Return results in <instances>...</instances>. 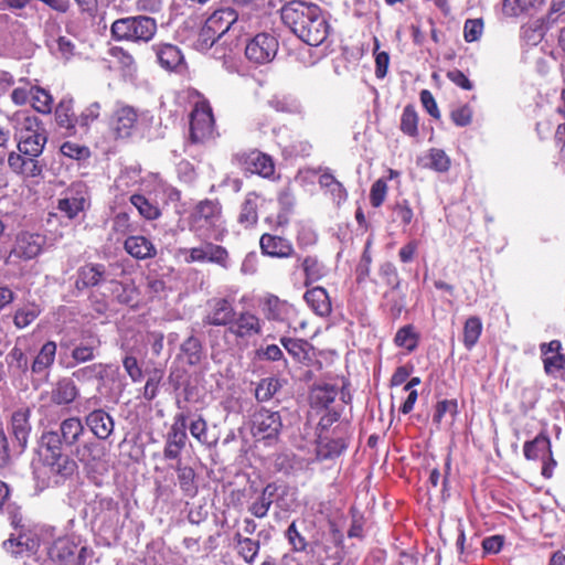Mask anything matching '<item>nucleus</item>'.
<instances>
[{"label": "nucleus", "instance_id": "nucleus-1", "mask_svg": "<svg viewBox=\"0 0 565 565\" xmlns=\"http://www.w3.org/2000/svg\"><path fill=\"white\" fill-rule=\"evenodd\" d=\"M281 20L295 35L311 46H318L329 35L330 25L320 7L305 1H290L281 9Z\"/></svg>", "mask_w": 565, "mask_h": 565}, {"label": "nucleus", "instance_id": "nucleus-2", "mask_svg": "<svg viewBox=\"0 0 565 565\" xmlns=\"http://www.w3.org/2000/svg\"><path fill=\"white\" fill-rule=\"evenodd\" d=\"M250 12L237 10L234 8H221L215 10L202 26L196 46L199 50L206 51L225 35L239 38L249 29Z\"/></svg>", "mask_w": 565, "mask_h": 565}, {"label": "nucleus", "instance_id": "nucleus-3", "mask_svg": "<svg viewBox=\"0 0 565 565\" xmlns=\"http://www.w3.org/2000/svg\"><path fill=\"white\" fill-rule=\"evenodd\" d=\"M18 150L24 156L40 157L47 142V134L38 117L19 111L13 115Z\"/></svg>", "mask_w": 565, "mask_h": 565}, {"label": "nucleus", "instance_id": "nucleus-4", "mask_svg": "<svg viewBox=\"0 0 565 565\" xmlns=\"http://www.w3.org/2000/svg\"><path fill=\"white\" fill-rule=\"evenodd\" d=\"M190 228L199 237L222 242L227 233L222 218V209L217 202L201 201L190 216Z\"/></svg>", "mask_w": 565, "mask_h": 565}, {"label": "nucleus", "instance_id": "nucleus-5", "mask_svg": "<svg viewBox=\"0 0 565 565\" xmlns=\"http://www.w3.org/2000/svg\"><path fill=\"white\" fill-rule=\"evenodd\" d=\"M158 30L156 19L148 15H135L117 19L110 26V33L116 41L148 43Z\"/></svg>", "mask_w": 565, "mask_h": 565}, {"label": "nucleus", "instance_id": "nucleus-6", "mask_svg": "<svg viewBox=\"0 0 565 565\" xmlns=\"http://www.w3.org/2000/svg\"><path fill=\"white\" fill-rule=\"evenodd\" d=\"M85 434L81 418L72 416L63 419L57 430H49L41 436V446L46 450H58L77 445Z\"/></svg>", "mask_w": 565, "mask_h": 565}, {"label": "nucleus", "instance_id": "nucleus-7", "mask_svg": "<svg viewBox=\"0 0 565 565\" xmlns=\"http://www.w3.org/2000/svg\"><path fill=\"white\" fill-rule=\"evenodd\" d=\"M46 237L40 233L20 231L15 234L8 256L9 262H29L44 250Z\"/></svg>", "mask_w": 565, "mask_h": 565}, {"label": "nucleus", "instance_id": "nucleus-8", "mask_svg": "<svg viewBox=\"0 0 565 565\" xmlns=\"http://www.w3.org/2000/svg\"><path fill=\"white\" fill-rule=\"evenodd\" d=\"M215 120L210 103L205 99L195 103L191 111L190 138L194 143L204 142L214 135Z\"/></svg>", "mask_w": 565, "mask_h": 565}, {"label": "nucleus", "instance_id": "nucleus-9", "mask_svg": "<svg viewBox=\"0 0 565 565\" xmlns=\"http://www.w3.org/2000/svg\"><path fill=\"white\" fill-rule=\"evenodd\" d=\"M92 552L86 546H78L71 537L55 540L49 548L50 558L57 565H84Z\"/></svg>", "mask_w": 565, "mask_h": 565}, {"label": "nucleus", "instance_id": "nucleus-10", "mask_svg": "<svg viewBox=\"0 0 565 565\" xmlns=\"http://www.w3.org/2000/svg\"><path fill=\"white\" fill-rule=\"evenodd\" d=\"M278 47L279 42L273 33L262 32L247 42L245 55L250 62L266 64L275 58Z\"/></svg>", "mask_w": 565, "mask_h": 565}, {"label": "nucleus", "instance_id": "nucleus-11", "mask_svg": "<svg viewBox=\"0 0 565 565\" xmlns=\"http://www.w3.org/2000/svg\"><path fill=\"white\" fill-rule=\"evenodd\" d=\"M89 207L88 189L83 183H73L58 200L57 209L68 218H75Z\"/></svg>", "mask_w": 565, "mask_h": 565}, {"label": "nucleus", "instance_id": "nucleus-12", "mask_svg": "<svg viewBox=\"0 0 565 565\" xmlns=\"http://www.w3.org/2000/svg\"><path fill=\"white\" fill-rule=\"evenodd\" d=\"M524 456L529 460H543L542 475L551 478L553 469L556 466L555 459L552 457L551 441L545 435H537L533 440L524 444Z\"/></svg>", "mask_w": 565, "mask_h": 565}, {"label": "nucleus", "instance_id": "nucleus-13", "mask_svg": "<svg viewBox=\"0 0 565 565\" xmlns=\"http://www.w3.org/2000/svg\"><path fill=\"white\" fill-rule=\"evenodd\" d=\"M185 262L191 263H213L222 268L228 267V252L221 245L213 244L212 242H204L198 247L186 249Z\"/></svg>", "mask_w": 565, "mask_h": 565}, {"label": "nucleus", "instance_id": "nucleus-14", "mask_svg": "<svg viewBox=\"0 0 565 565\" xmlns=\"http://www.w3.org/2000/svg\"><path fill=\"white\" fill-rule=\"evenodd\" d=\"M282 428L278 412L260 408L253 417L254 436L262 439H276Z\"/></svg>", "mask_w": 565, "mask_h": 565}, {"label": "nucleus", "instance_id": "nucleus-15", "mask_svg": "<svg viewBox=\"0 0 565 565\" xmlns=\"http://www.w3.org/2000/svg\"><path fill=\"white\" fill-rule=\"evenodd\" d=\"M30 409L15 411L11 416L10 433L12 435V449L14 456L21 455L26 448L31 433Z\"/></svg>", "mask_w": 565, "mask_h": 565}, {"label": "nucleus", "instance_id": "nucleus-16", "mask_svg": "<svg viewBox=\"0 0 565 565\" xmlns=\"http://www.w3.org/2000/svg\"><path fill=\"white\" fill-rule=\"evenodd\" d=\"M138 121L137 110L128 105H118L110 118V128L117 138H129Z\"/></svg>", "mask_w": 565, "mask_h": 565}, {"label": "nucleus", "instance_id": "nucleus-17", "mask_svg": "<svg viewBox=\"0 0 565 565\" xmlns=\"http://www.w3.org/2000/svg\"><path fill=\"white\" fill-rule=\"evenodd\" d=\"M236 311L232 301L226 298L213 299L210 302V310L203 318L204 326L231 327Z\"/></svg>", "mask_w": 565, "mask_h": 565}, {"label": "nucleus", "instance_id": "nucleus-18", "mask_svg": "<svg viewBox=\"0 0 565 565\" xmlns=\"http://www.w3.org/2000/svg\"><path fill=\"white\" fill-rule=\"evenodd\" d=\"M228 332L238 339H249L262 333V321L255 313L242 311L235 316Z\"/></svg>", "mask_w": 565, "mask_h": 565}, {"label": "nucleus", "instance_id": "nucleus-19", "mask_svg": "<svg viewBox=\"0 0 565 565\" xmlns=\"http://www.w3.org/2000/svg\"><path fill=\"white\" fill-rule=\"evenodd\" d=\"M236 158L250 173H256L264 178H269L274 174L275 166L271 158L258 150L236 154Z\"/></svg>", "mask_w": 565, "mask_h": 565}, {"label": "nucleus", "instance_id": "nucleus-20", "mask_svg": "<svg viewBox=\"0 0 565 565\" xmlns=\"http://www.w3.org/2000/svg\"><path fill=\"white\" fill-rule=\"evenodd\" d=\"M262 253L274 258H288L295 255L291 242L285 237L265 233L259 239Z\"/></svg>", "mask_w": 565, "mask_h": 565}, {"label": "nucleus", "instance_id": "nucleus-21", "mask_svg": "<svg viewBox=\"0 0 565 565\" xmlns=\"http://www.w3.org/2000/svg\"><path fill=\"white\" fill-rule=\"evenodd\" d=\"M8 166L12 172L26 178H35L41 175L43 166L39 161V157L24 156L21 152H10L8 156Z\"/></svg>", "mask_w": 565, "mask_h": 565}, {"label": "nucleus", "instance_id": "nucleus-22", "mask_svg": "<svg viewBox=\"0 0 565 565\" xmlns=\"http://www.w3.org/2000/svg\"><path fill=\"white\" fill-rule=\"evenodd\" d=\"M85 425L100 440H106L113 434L115 427L113 417L104 409L90 411L85 416Z\"/></svg>", "mask_w": 565, "mask_h": 565}, {"label": "nucleus", "instance_id": "nucleus-23", "mask_svg": "<svg viewBox=\"0 0 565 565\" xmlns=\"http://www.w3.org/2000/svg\"><path fill=\"white\" fill-rule=\"evenodd\" d=\"M79 395V390L73 379H60L52 387L50 399L54 405L67 406L72 404Z\"/></svg>", "mask_w": 565, "mask_h": 565}, {"label": "nucleus", "instance_id": "nucleus-24", "mask_svg": "<svg viewBox=\"0 0 565 565\" xmlns=\"http://www.w3.org/2000/svg\"><path fill=\"white\" fill-rule=\"evenodd\" d=\"M107 270L102 264H86L77 271V288H88L98 286L107 279Z\"/></svg>", "mask_w": 565, "mask_h": 565}, {"label": "nucleus", "instance_id": "nucleus-25", "mask_svg": "<svg viewBox=\"0 0 565 565\" xmlns=\"http://www.w3.org/2000/svg\"><path fill=\"white\" fill-rule=\"evenodd\" d=\"M125 250L136 259L153 258L157 249L151 241L141 235H132L124 243Z\"/></svg>", "mask_w": 565, "mask_h": 565}, {"label": "nucleus", "instance_id": "nucleus-26", "mask_svg": "<svg viewBox=\"0 0 565 565\" xmlns=\"http://www.w3.org/2000/svg\"><path fill=\"white\" fill-rule=\"evenodd\" d=\"M99 347L100 340L95 334L85 333L72 350L71 355L77 363H85L95 359Z\"/></svg>", "mask_w": 565, "mask_h": 565}, {"label": "nucleus", "instance_id": "nucleus-27", "mask_svg": "<svg viewBox=\"0 0 565 565\" xmlns=\"http://www.w3.org/2000/svg\"><path fill=\"white\" fill-rule=\"evenodd\" d=\"M47 451L51 455L46 456L45 460L47 461L52 472L62 478L71 477L74 473L77 467L74 459L68 455L63 454L62 449Z\"/></svg>", "mask_w": 565, "mask_h": 565}, {"label": "nucleus", "instance_id": "nucleus-28", "mask_svg": "<svg viewBox=\"0 0 565 565\" xmlns=\"http://www.w3.org/2000/svg\"><path fill=\"white\" fill-rule=\"evenodd\" d=\"M548 29L550 22L545 19L530 21L521 28V40L525 45L535 46L542 42Z\"/></svg>", "mask_w": 565, "mask_h": 565}, {"label": "nucleus", "instance_id": "nucleus-29", "mask_svg": "<svg viewBox=\"0 0 565 565\" xmlns=\"http://www.w3.org/2000/svg\"><path fill=\"white\" fill-rule=\"evenodd\" d=\"M262 201L260 196L256 192H248L241 205V212L238 214V223L244 227L248 228L254 226L258 221V206Z\"/></svg>", "mask_w": 565, "mask_h": 565}, {"label": "nucleus", "instance_id": "nucleus-30", "mask_svg": "<svg viewBox=\"0 0 565 565\" xmlns=\"http://www.w3.org/2000/svg\"><path fill=\"white\" fill-rule=\"evenodd\" d=\"M338 395V388L332 384H317L315 385L309 395L310 405L312 408L322 409L334 402Z\"/></svg>", "mask_w": 565, "mask_h": 565}, {"label": "nucleus", "instance_id": "nucleus-31", "mask_svg": "<svg viewBox=\"0 0 565 565\" xmlns=\"http://www.w3.org/2000/svg\"><path fill=\"white\" fill-rule=\"evenodd\" d=\"M157 60L159 64L169 71L177 70L183 62V55L181 51L172 44H159L154 45Z\"/></svg>", "mask_w": 565, "mask_h": 565}, {"label": "nucleus", "instance_id": "nucleus-32", "mask_svg": "<svg viewBox=\"0 0 565 565\" xmlns=\"http://www.w3.org/2000/svg\"><path fill=\"white\" fill-rule=\"evenodd\" d=\"M305 300L309 307L320 317L331 312V302L327 290L322 287H315L305 294Z\"/></svg>", "mask_w": 565, "mask_h": 565}, {"label": "nucleus", "instance_id": "nucleus-33", "mask_svg": "<svg viewBox=\"0 0 565 565\" xmlns=\"http://www.w3.org/2000/svg\"><path fill=\"white\" fill-rule=\"evenodd\" d=\"M54 116L60 128L66 129L70 135L75 134V124L78 119L74 116L72 99H62L55 108Z\"/></svg>", "mask_w": 565, "mask_h": 565}, {"label": "nucleus", "instance_id": "nucleus-34", "mask_svg": "<svg viewBox=\"0 0 565 565\" xmlns=\"http://www.w3.org/2000/svg\"><path fill=\"white\" fill-rule=\"evenodd\" d=\"M56 349L57 347L54 341L45 342L32 362V372L40 374L51 367L55 360Z\"/></svg>", "mask_w": 565, "mask_h": 565}, {"label": "nucleus", "instance_id": "nucleus-35", "mask_svg": "<svg viewBox=\"0 0 565 565\" xmlns=\"http://www.w3.org/2000/svg\"><path fill=\"white\" fill-rule=\"evenodd\" d=\"M277 487L274 483L267 484L260 495L257 498L256 501H254L249 508L248 511L258 519H263L267 515L270 505L273 503V498L276 494Z\"/></svg>", "mask_w": 565, "mask_h": 565}, {"label": "nucleus", "instance_id": "nucleus-36", "mask_svg": "<svg viewBox=\"0 0 565 565\" xmlns=\"http://www.w3.org/2000/svg\"><path fill=\"white\" fill-rule=\"evenodd\" d=\"M289 310L290 306L278 297L269 296L266 298L264 315L268 320L285 321L288 317Z\"/></svg>", "mask_w": 565, "mask_h": 565}, {"label": "nucleus", "instance_id": "nucleus-37", "mask_svg": "<svg viewBox=\"0 0 565 565\" xmlns=\"http://www.w3.org/2000/svg\"><path fill=\"white\" fill-rule=\"evenodd\" d=\"M9 372L14 376H21L29 370V360L21 348L15 344L6 356Z\"/></svg>", "mask_w": 565, "mask_h": 565}, {"label": "nucleus", "instance_id": "nucleus-38", "mask_svg": "<svg viewBox=\"0 0 565 565\" xmlns=\"http://www.w3.org/2000/svg\"><path fill=\"white\" fill-rule=\"evenodd\" d=\"M74 455L83 465L93 466L102 459L103 449L96 441L90 440L77 446Z\"/></svg>", "mask_w": 565, "mask_h": 565}, {"label": "nucleus", "instance_id": "nucleus-39", "mask_svg": "<svg viewBox=\"0 0 565 565\" xmlns=\"http://www.w3.org/2000/svg\"><path fill=\"white\" fill-rule=\"evenodd\" d=\"M268 104L271 108L280 113L294 115L302 113L301 103L292 95H274L268 100Z\"/></svg>", "mask_w": 565, "mask_h": 565}, {"label": "nucleus", "instance_id": "nucleus-40", "mask_svg": "<svg viewBox=\"0 0 565 565\" xmlns=\"http://www.w3.org/2000/svg\"><path fill=\"white\" fill-rule=\"evenodd\" d=\"M544 0H503L502 12L508 17H518L537 9Z\"/></svg>", "mask_w": 565, "mask_h": 565}, {"label": "nucleus", "instance_id": "nucleus-41", "mask_svg": "<svg viewBox=\"0 0 565 565\" xmlns=\"http://www.w3.org/2000/svg\"><path fill=\"white\" fill-rule=\"evenodd\" d=\"M106 373L107 366L105 364L94 363L74 371L72 376L79 383H87L93 380L104 381Z\"/></svg>", "mask_w": 565, "mask_h": 565}, {"label": "nucleus", "instance_id": "nucleus-42", "mask_svg": "<svg viewBox=\"0 0 565 565\" xmlns=\"http://www.w3.org/2000/svg\"><path fill=\"white\" fill-rule=\"evenodd\" d=\"M385 306L388 308L393 317H398L405 308V294L403 292L401 285L391 286L390 289L384 294Z\"/></svg>", "mask_w": 565, "mask_h": 565}, {"label": "nucleus", "instance_id": "nucleus-43", "mask_svg": "<svg viewBox=\"0 0 565 565\" xmlns=\"http://www.w3.org/2000/svg\"><path fill=\"white\" fill-rule=\"evenodd\" d=\"M300 267L305 273V285L309 286L318 281L324 276L323 265L313 256H307L300 263Z\"/></svg>", "mask_w": 565, "mask_h": 565}, {"label": "nucleus", "instance_id": "nucleus-44", "mask_svg": "<svg viewBox=\"0 0 565 565\" xmlns=\"http://www.w3.org/2000/svg\"><path fill=\"white\" fill-rule=\"evenodd\" d=\"M35 541L25 535L10 537L2 544L3 548L15 557L22 556L24 552L32 551L35 547Z\"/></svg>", "mask_w": 565, "mask_h": 565}, {"label": "nucleus", "instance_id": "nucleus-45", "mask_svg": "<svg viewBox=\"0 0 565 565\" xmlns=\"http://www.w3.org/2000/svg\"><path fill=\"white\" fill-rule=\"evenodd\" d=\"M175 471L178 473V481L182 491L189 497H194L198 491L194 470L189 466L178 463L175 466Z\"/></svg>", "mask_w": 565, "mask_h": 565}, {"label": "nucleus", "instance_id": "nucleus-46", "mask_svg": "<svg viewBox=\"0 0 565 565\" xmlns=\"http://www.w3.org/2000/svg\"><path fill=\"white\" fill-rule=\"evenodd\" d=\"M30 103L36 111L41 114H50L52 110L53 98L47 90L41 87H31Z\"/></svg>", "mask_w": 565, "mask_h": 565}, {"label": "nucleus", "instance_id": "nucleus-47", "mask_svg": "<svg viewBox=\"0 0 565 565\" xmlns=\"http://www.w3.org/2000/svg\"><path fill=\"white\" fill-rule=\"evenodd\" d=\"M129 200L138 210L139 214L146 220H156L160 216L159 207L151 203L146 196L141 194H132Z\"/></svg>", "mask_w": 565, "mask_h": 565}, {"label": "nucleus", "instance_id": "nucleus-48", "mask_svg": "<svg viewBox=\"0 0 565 565\" xmlns=\"http://www.w3.org/2000/svg\"><path fill=\"white\" fill-rule=\"evenodd\" d=\"M234 539L238 545V554L246 563L252 564L259 552V542L243 537L239 533H236Z\"/></svg>", "mask_w": 565, "mask_h": 565}, {"label": "nucleus", "instance_id": "nucleus-49", "mask_svg": "<svg viewBox=\"0 0 565 565\" xmlns=\"http://www.w3.org/2000/svg\"><path fill=\"white\" fill-rule=\"evenodd\" d=\"M41 313L40 308L34 303H29L15 311L13 323L18 329H23L31 324Z\"/></svg>", "mask_w": 565, "mask_h": 565}, {"label": "nucleus", "instance_id": "nucleus-50", "mask_svg": "<svg viewBox=\"0 0 565 565\" xmlns=\"http://www.w3.org/2000/svg\"><path fill=\"white\" fill-rule=\"evenodd\" d=\"M394 342L397 347L404 348L408 352H412L417 347L418 335L416 334L413 326H404L396 332Z\"/></svg>", "mask_w": 565, "mask_h": 565}, {"label": "nucleus", "instance_id": "nucleus-51", "mask_svg": "<svg viewBox=\"0 0 565 565\" xmlns=\"http://www.w3.org/2000/svg\"><path fill=\"white\" fill-rule=\"evenodd\" d=\"M280 387L281 385L277 379H263L255 390L256 399L259 402H267L278 392Z\"/></svg>", "mask_w": 565, "mask_h": 565}, {"label": "nucleus", "instance_id": "nucleus-52", "mask_svg": "<svg viewBox=\"0 0 565 565\" xmlns=\"http://www.w3.org/2000/svg\"><path fill=\"white\" fill-rule=\"evenodd\" d=\"M482 330V324L479 318L470 317L466 320L463 327V343L468 349H471L478 341Z\"/></svg>", "mask_w": 565, "mask_h": 565}, {"label": "nucleus", "instance_id": "nucleus-53", "mask_svg": "<svg viewBox=\"0 0 565 565\" xmlns=\"http://www.w3.org/2000/svg\"><path fill=\"white\" fill-rule=\"evenodd\" d=\"M190 433L191 435L201 444L207 445V446H215L217 443V438L213 437L211 438L207 433V424L202 418L199 417L198 419L193 420L190 424Z\"/></svg>", "mask_w": 565, "mask_h": 565}, {"label": "nucleus", "instance_id": "nucleus-54", "mask_svg": "<svg viewBox=\"0 0 565 565\" xmlns=\"http://www.w3.org/2000/svg\"><path fill=\"white\" fill-rule=\"evenodd\" d=\"M418 116L415 108L411 105L403 110L401 118V129L404 134L415 137L418 134Z\"/></svg>", "mask_w": 565, "mask_h": 565}, {"label": "nucleus", "instance_id": "nucleus-55", "mask_svg": "<svg viewBox=\"0 0 565 565\" xmlns=\"http://www.w3.org/2000/svg\"><path fill=\"white\" fill-rule=\"evenodd\" d=\"M427 166L438 172H446L450 168V159L441 149H430Z\"/></svg>", "mask_w": 565, "mask_h": 565}, {"label": "nucleus", "instance_id": "nucleus-56", "mask_svg": "<svg viewBox=\"0 0 565 565\" xmlns=\"http://www.w3.org/2000/svg\"><path fill=\"white\" fill-rule=\"evenodd\" d=\"M181 351L188 356V362L194 365L201 360V342L195 337H189L181 345Z\"/></svg>", "mask_w": 565, "mask_h": 565}, {"label": "nucleus", "instance_id": "nucleus-57", "mask_svg": "<svg viewBox=\"0 0 565 565\" xmlns=\"http://www.w3.org/2000/svg\"><path fill=\"white\" fill-rule=\"evenodd\" d=\"M345 448L343 440H328L320 441L318 446V456L322 459H328L334 456H339Z\"/></svg>", "mask_w": 565, "mask_h": 565}, {"label": "nucleus", "instance_id": "nucleus-58", "mask_svg": "<svg viewBox=\"0 0 565 565\" xmlns=\"http://www.w3.org/2000/svg\"><path fill=\"white\" fill-rule=\"evenodd\" d=\"M387 194V184L383 179L376 180L370 191V202L373 207H379L385 201Z\"/></svg>", "mask_w": 565, "mask_h": 565}, {"label": "nucleus", "instance_id": "nucleus-59", "mask_svg": "<svg viewBox=\"0 0 565 565\" xmlns=\"http://www.w3.org/2000/svg\"><path fill=\"white\" fill-rule=\"evenodd\" d=\"M458 404L456 399H444L438 402L434 414V422L440 423L448 414L451 418L457 414Z\"/></svg>", "mask_w": 565, "mask_h": 565}, {"label": "nucleus", "instance_id": "nucleus-60", "mask_svg": "<svg viewBox=\"0 0 565 565\" xmlns=\"http://www.w3.org/2000/svg\"><path fill=\"white\" fill-rule=\"evenodd\" d=\"M280 343L294 358L298 360L305 358L307 342L297 339L281 338Z\"/></svg>", "mask_w": 565, "mask_h": 565}, {"label": "nucleus", "instance_id": "nucleus-61", "mask_svg": "<svg viewBox=\"0 0 565 565\" xmlns=\"http://www.w3.org/2000/svg\"><path fill=\"white\" fill-rule=\"evenodd\" d=\"M452 122L458 127H466L472 120V110L468 105L454 108L450 111Z\"/></svg>", "mask_w": 565, "mask_h": 565}, {"label": "nucleus", "instance_id": "nucleus-62", "mask_svg": "<svg viewBox=\"0 0 565 565\" xmlns=\"http://www.w3.org/2000/svg\"><path fill=\"white\" fill-rule=\"evenodd\" d=\"M286 537L288 539L289 544L292 546V550L296 552H302L307 547L306 539L299 533L296 522H292L287 531Z\"/></svg>", "mask_w": 565, "mask_h": 565}, {"label": "nucleus", "instance_id": "nucleus-63", "mask_svg": "<svg viewBox=\"0 0 565 565\" xmlns=\"http://www.w3.org/2000/svg\"><path fill=\"white\" fill-rule=\"evenodd\" d=\"M163 376V372L161 370H154L152 374L149 376V379L146 382L145 388H143V397L147 401H152L158 393V386Z\"/></svg>", "mask_w": 565, "mask_h": 565}, {"label": "nucleus", "instance_id": "nucleus-64", "mask_svg": "<svg viewBox=\"0 0 565 565\" xmlns=\"http://www.w3.org/2000/svg\"><path fill=\"white\" fill-rule=\"evenodd\" d=\"M61 152L62 154L66 156V157H70L72 159H82V158H85L89 154V150L87 147L85 146H81L76 142H72V141H65L62 146H61Z\"/></svg>", "mask_w": 565, "mask_h": 565}]
</instances>
